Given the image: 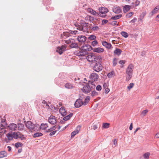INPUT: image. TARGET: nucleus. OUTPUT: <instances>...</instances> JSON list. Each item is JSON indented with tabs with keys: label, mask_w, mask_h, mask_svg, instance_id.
Masks as SVG:
<instances>
[{
	"label": "nucleus",
	"mask_w": 159,
	"mask_h": 159,
	"mask_svg": "<svg viewBox=\"0 0 159 159\" xmlns=\"http://www.w3.org/2000/svg\"><path fill=\"white\" fill-rule=\"evenodd\" d=\"M93 49V48L89 45L85 44L82 46L81 49L75 52V54L80 57L83 58L88 54V52Z\"/></svg>",
	"instance_id": "obj_1"
},
{
	"label": "nucleus",
	"mask_w": 159,
	"mask_h": 159,
	"mask_svg": "<svg viewBox=\"0 0 159 159\" xmlns=\"http://www.w3.org/2000/svg\"><path fill=\"white\" fill-rule=\"evenodd\" d=\"M134 65L132 64H130L126 69V72L127 74L126 81H129L132 77L133 75Z\"/></svg>",
	"instance_id": "obj_2"
},
{
	"label": "nucleus",
	"mask_w": 159,
	"mask_h": 159,
	"mask_svg": "<svg viewBox=\"0 0 159 159\" xmlns=\"http://www.w3.org/2000/svg\"><path fill=\"white\" fill-rule=\"evenodd\" d=\"M88 55L86 57V58L87 60L91 62H94L97 60H100L102 59L101 56H99L98 57L96 56L93 53H90L87 54Z\"/></svg>",
	"instance_id": "obj_3"
},
{
	"label": "nucleus",
	"mask_w": 159,
	"mask_h": 159,
	"mask_svg": "<svg viewBox=\"0 0 159 159\" xmlns=\"http://www.w3.org/2000/svg\"><path fill=\"white\" fill-rule=\"evenodd\" d=\"M26 127L30 129H33L34 130L37 129V128L39 126V125L36 124L34 125L30 121H28L26 122L25 124Z\"/></svg>",
	"instance_id": "obj_4"
},
{
	"label": "nucleus",
	"mask_w": 159,
	"mask_h": 159,
	"mask_svg": "<svg viewBox=\"0 0 159 159\" xmlns=\"http://www.w3.org/2000/svg\"><path fill=\"white\" fill-rule=\"evenodd\" d=\"M14 139H18L21 140L26 139V138L22 133L20 132H14Z\"/></svg>",
	"instance_id": "obj_5"
},
{
	"label": "nucleus",
	"mask_w": 159,
	"mask_h": 159,
	"mask_svg": "<svg viewBox=\"0 0 159 159\" xmlns=\"http://www.w3.org/2000/svg\"><path fill=\"white\" fill-rule=\"evenodd\" d=\"M65 43L67 44H70V47L71 48H78V45L77 43L75 42L74 39H70L66 40Z\"/></svg>",
	"instance_id": "obj_6"
},
{
	"label": "nucleus",
	"mask_w": 159,
	"mask_h": 159,
	"mask_svg": "<svg viewBox=\"0 0 159 159\" xmlns=\"http://www.w3.org/2000/svg\"><path fill=\"white\" fill-rule=\"evenodd\" d=\"M103 66L99 62H96L93 67V70L97 72H99L102 69Z\"/></svg>",
	"instance_id": "obj_7"
},
{
	"label": "nucleus",
	"mask_w": 159,
	"mask_h": 159,
	"mask_svg": "<svg viewBox=\"0 0 159 159\" xmlns=\"http://www.w3.org/2000/svg\"><path fill=\"white\" fill-rule=\"evenodd\" d=\"M80 26L77 28V29L80 31H83L84 28H85L87 27L88 25V23L84 21L81 20L79 23Z\"/></svg>",
	"instance_id": "obj_8"
},
{
	"label": "nucleus",
	"mask_w": 159,
	"mask_h": 159,
	"mask_svg": "<svg viewBox=\"0 0 159 159\" xmlns=\"http://www.w3.org/2000/svg\"><path fill=\"white\" fill-rule=\"evenodd\" d=\"M82 91L85 93H89L91 91V87L89 84H86V85L84 86L81 89Z\"/></svg>",
	"instance_id": "obj_9"
},
{
	"label": "nucleus",
	"mask_w": 159,
	"mask_h": 159,
	"mask_svg": "<svg viewBox=\"0 0 159 159\" xmlns=\"http://www.w3.org/2000/svg\"><path fill=\"white\" fill-rule=\"evenodd\" d=\"M8 128L11 131H15L17 129V125L16 124L11 123L7 126Z\"/></svg>",
	"instance_id": "obj_10"
},
{
	"label": "nucleus",
	"mask_w": 159,
	"mask_h": 159,
	"mask_svg": "<svg viewBox=\"0 0 159 159\" xmlns=\"http://www.w3.org/2000/svg\"><path fill=\"white\" fill-rule=\"evenodd\" d=\"M66 46L65 45H62L61 47H58L57 49L56 52L60 55L65 50Z\"/></svg>",
	"instance_id": "obj_11"
},
{
	"label": "nucleus",
	"mask_w": 159,
	"mask_h": 159,
	"mask_svg": "<svg viewBox=\"0 0 159 159\" xmlns=\"http://www.w3.org/2000/svg\"><path fill=\"white\" fill-rule=\"evenodd\" d=\"M48 122L50 124L52 125H55L57 122V120L55 116H51L48 118Z\"/></svg>",
	"instance_id": "obj_12"
},
{
	"label": "nucleus",
	"mask_w": 159,
	"mask_h": 159,
	"mask_svg": "<svg viewBox=\"0 0 159 159\" xmlns=\"http://www.w3.org/2000/svg\"><path fill=\"white\" fill-rule=\"evenodd\" d=\"M86 37L84 35H79L77 38V40L81 44L84 43L86 41Z\"/></svg>",
	"instance_id": "obj_13"
},
{
	"label": "nucleus",
	"mask_w": 159,
	"mask_h": 159,
	"mask_svg": "<svg viewBox=\"0 0 159 159\" xmlns=\"http://www.w3.org/2000/svg\"><path fill=\"white\" fill-rule=\"evenodd\" d=\"M98 77V75L95 73H92L90 75V79L94 81H97Z\"/></svg>",
	"instance_id": "obj_14"
},
{
	"label": "nucleus",
	"mask_w": 159,
	"mask_h": 159,
	"mask_svg": "<svg viewBox=\"0 0 159 159\" xmlns=\"http://www.w3.org/2000/svg\"><path fill=\"white\" fill-rule=\"evenodd\" d=\"M82 105H83V102L80 99H77L75 103V107L76 108H79Z\"/></svg>",
	"instance_id": "obj_15"
},
{
	"label": "nucleus",
	"mask_w": 159,
	"mask_h": 159,
	"mask_svg": "<svg viewBox=\"0 0 159 159\" xmlns=\"http://www.w3.org/2000/svg\"><path fill=\"white\" fill-rule=\"evenodd\" d=\"M80 126H78L76 128V130L71 133V138L74 137L76 134H78L80 130Z\"/></svg>",
	"instance_id": "obj_16"
},
{
	"label": "nucleus",
	"mask_w": 159,
	"mask_h": 159,
	"mask_svg": "<svg viewBox=\"0 0 159 159\" xmlns=\"http://www.w3.org/2000/svg\"><path fill=\"white\" fill-rule=\"evenodd\" d=\"M99 10L100 11L99 13L104 14H106L108 11V9L107 8L103 7L99 8Z\"/></svg>",
	"instance_id": "obj_17"
},
{
	"label": "nucleus",
	"mask_w": 159,
	"mask_h": 159,
	"mask_svg": "<svg viewBox=\"0 0 159 159\" xmlns=\"http://www.w3.org/2000/svg\"><path fill=\"white\" fill-rule=\"evenodd\" d=\"M59 111L60 113L63 116H66L67 115V112L64 107H62L61 108Z\"/></svg>",
	"instance_id": "obj_18"
},
{
	"label": "nucleus",
	"mask_w": 159,
	"mask_h": 159,
	"mask_svg": "<svg viewBox=\"0 0 159 159\" xmlns=\"http://www.w3.org/2000/svg\"><path fill=\"white\" fill-rule=\"evenodd\" d=\"M102 45L105 46L106 48L110 49L111 48V43H108L106 41H103L102 42Z\"/></svg>",
	"instance_id": "obj_19"
},
{
	"label": "nucleus",
	"mask_w": 159,
	"mask_h": 159,
	"mask_svg": "<svg viewBox=\"0 0 159 159\" xmlns=\"http://www.w3.org/2000/svg\"><path fill=\"white\" fill-rule=\"evenodd\" d=\"M93 51L94 52H102L104 51V49L101 48H94V49L93 48Z\"/></svg>",
	"instance_id": "obj_20"
},
{
	"label": "nucleus",
	"mask_w": 159,
	"mask_h": 159,
	"mask_svg": "<svg viewBox=\"0 0 159 159\" xmlns=\"http://www.w3.org/2000/svg\"><path fill=\"white\" fill-rule=\"evenodd\" d=\"M7 136L9 140H12L14 138V132L7 134Z\"/></svg>",
	"instance_id": "obj_21"
},
{
	"label": "nucleus",
	"mask_w": 159,
	"mask_h": 159,
	"mask_svg": "<svg viewBox=\"0 0 159 159\" xmlns=\"http://www.w3.org/2000/svg\"><path fill=\"white\" fill-rule=\"evenodd\" d=\"M130 9V6L128 5H125L124 6L123 11L124 13L127 12Z\"/></svg>",
	"instance_id": "obj_22"
},
{
	"label": "nucleus",
	"mask_w": 159,
	"mask_h": 159,
	"mask_svg": "<svg viewBox=\"0 0 159 159\" xmlns=\"http://www.w3.org/2000/svg\"><path fill=\"white\" fill-rule=\"evenodd\" d=\"M24 125L22 123H18L17 125V129L20 131L23 130L24 129Z\"/></svg>",
	"instance_id": "obj_23"
},
{
	"label": "nucleus",
	"mask_w": 159,
	"mask_h": 159,
	"mask_svg": "<svg viewBox=\"0 0 159 159\" xmlns=\"http://www.w3.org/2000/svg\"><path fill=\"white\" fill-rule=\"evenodd\" d=\"M7 156V153L5 151H2L0 152V158L6 157Z\"/></svg>",
	"instance_id": "obj_24"
},
{
	"label": "nucleus",
	"mask_w": 159,
	"mask_h": 159,
	"mask_svg": "<svg viewBox=\"0 0 159 159\" xmlns=\"http://www.w3.org/2000/svg\"><path fill=\"white\" fill-rule=\"evenodd\" d=\"M39 128H40L41 129H42L43 130L45 129L48 127V125L47 124H42L39 126H38Z\"/></svg>",
	"instance_id": "obj_25"
},
{
	"label": "nucleus",
	"mask_w": 159,
	"mask_h": 159,
	"mask_svg": "<svg viewBox=\"0 0 159 159\" xmlns=\"http://www.w3.org/2000/svg\"><path fill=\"white\" fill-rule=\"evenodd\" d=\"M65 88L68 89H71L74 88L73 85L72 84L67 83L65 84Z\"/></svg>",
	"instance_id": "obj_26"
},
{
	"label": "nucleus",
	"mask_w": 159,
	"mask_h": 159,
	"mask_svg": "<svg viewBox=\"0 0 159 159\" xmlns=\"http://www.w3.org/2000/svg\"><path fill=\"white\" fill-rule=\"evenodd\" d=\"M146 13L145 12H142L141 15H140L139 18V21H142L144 17L145 16Z\"/></svg>",
	"instance_id": "obj_27"
},
{
	"label": "nucleus",
	"mask_w": 159,
	"mask_h": 159,
	"mask_svg": "<svg viewBox=\"0 0 159 159\" xmlns=\"http://www.w3.org/2000/svg\"><path fill=\"white\" fill-rule=\"evenodd\" d=\"M122 16V15H117L111 17V19L116 20L120 18Z\"/></svg>",
	"instance_id": "obj_28"
},
{
	"label": "nucleus",
	"mask_w": 159,
	"mask_h": 159,
	"mask_svg": "<svg viewBox=\"0 0 159 159\" xmlns=\"http://www.w3.org/2000/svg\"><path fill=\"white\" fill-rule=\"evenodd\" d=\"M122 52V51L121 49L118 48H116L114 52L115 54L119 56L121 54Z\"/></svg>",
	"instance_id": "obj_29"
},
{
	"label": "nucleus",
	"mask_w": 159,
	"mask_h": 159,
	"mask_svg": "<svg viewBox=\"0 0 159 159\" xmlns=\"http://www.w3.org/2000/svg\"><path fill=\"white\" fill-rule=\"evenodd\" d=\"M121 10L119 7H116L113 9V11L116 14H118L121 12Z\"/></svg>",
	"instance_id": "obj_30"
},
{
	"label": "nucleus",
	"mask_w": 159,
	"mask_h": 159,
	"mask_svg": "<svg viewBox=\"0 0 159 159\" xmlns=\"http://www.w3.org/2000/svg\"><path fill=\"white\" fill-rule=\"evenodd\" d=\"M73 115V113H70V114L64 117L63 118V120L65 121L67 120L70 119V118Z\"/></svg>",
	"instance_id": "obj_31"
},
{
	"label": "nucleus",
	"mask_w": 159,
	"mask_h": 159,
	"mask_svg": "<svg viewBox=\"0 0 159 159\" xmlns=\"http://www.w3.org/2000/svg\"><path fill=\"white\" fill-rule=\"evenodd\" d=\"M56 129V125L53 126L52 127H51L50 128L46 130L45 132H51L55 130Z\"/></svg>",
	"instance_id": "obj_32"
},
{
	"label": "nucleus",
	"mask_w": 159,
	"mask_h": 159,
	"mask_svg": "<svg viewBox=\"0 0 159 159\" xmlns=\"http://www.w3.org/2000/svg\"><path fill=\"white\" fill-rule=\"evenodd\" d=\"M90 99V98L89 96H87L86 98L85 99L84 102H83V105H85L89 102Z\"/></svg>",
	"instance_id": "obj_33"
},
{
	"label": "nucleus",
	"mask_w": 159,
	"mask_h": 159,
	"mask_svg": "<svg viewBox=\"0 0 159 159\" xmlns=\"http://www.w3.org/2000/svg\"><path fill=\"white\" fill-rule=\"evenodd\" d=\"M43 135V134L40 132H37L35 133L33 135V137L34 138H36L38 137L42 136Z\"/></svg>",
	"instance_id": "obj_34"
},
{
	"label": "nucleus",
	"mask_w": 159,
	"mask_h": 159,
	"mask_svg": "<svg viewBox=\"0 0 159 159\" xmlns=\"http://www.w3.org/2000/svg\"><path fill=\"white\" fill-rule=\"evenodd\" d=\"M90 29H91L93 31H98L99 30V28L98 26H92L90 27Z\"/></svg>",
	"instance_id": "obj_35"
},
{
	"label": "nucleus",
	"mask_w": 159,
	"mask_h": 159,
	"mask_svg": "<svg viewBox=\"0 0 159 159\" xmlns=\"http://www.w3.org/2000/svg\"><path fill=\"white\" fill-rule=\"evenodd\" d=\"M88 11L90 13L96 16L97 14V12L96 11L93 10L92 9H89L88 10Z\"/></svg>",
	"instance_id": "obj_36"
},
{
	"label": "nucleus",
	"mask_w": 159,
	"mask_h": 159,
	"mask_svg": "<svg viewBox=\"0 0 159 159\" xmlns=\"http://www.w3.org/2000/svg\"><path fill=\"white\" fill-rule=\"evenodd\" d=\"M96 38V37L94 35H91L89 36L88 39L90 40H94Z\"/></svg>",
	"instance_id": "obj_37"
},
{
	"label": "nucleus",
	"mask_w": 159,
	"mask_h": 159,
	"mask_svg": "<svg viewBox=\"0 0 159 159\" xmlns=\"http://www.w3.org/2000/svg\"><path fill=\"white\" fill-rule=\"evenodd\" d=\"M110 124L109 123H104L103 124L102 127L104 128L107 129L109 127Z\"/></svg>",
	"instance_id": "obj_38"
},
{
	"label": "nucleus",
	"mask_w": 159,
	"mask_h": 159,
	"mask_svg": "<svg viewBox=\"0 0 159 159\" xmlns=\"http://www.w3.org/2000/svg\"><path fill=\"white\" fill-rule=\"evenodd\" d=\"M150 155V153L149 152H147L143 154V156L144 159H148Z\"/></svg>",
	"instance_id": "obj_39"
},
{
	"label": "nucleus",
	"mask_w": 159,
	"mask_h": 159,
	"mask_svg": "<svg viewBox=\"0 0 159 159\" xmlns=\"http://www.w3.org/2000/svg\"><path fill=\"white\" fill-rule=\"evenodd\" d=\"M114 71H111V72L107 74V76L109 78H111L114 75Z\"/></svg>",
	"instance_id": "obj_40"
},
{
	"label": "nucleus",
	"mask_w": 159,
	"mask_h": 159,
	"mask_svg": "<svg viewBox=\"0 0 159 159\" xmlns=\"http://www.w3.org/2000/svg\"><path fill=\"white\" fill-rule=\"evenodd\" d=\"M121 34L123 37L125 38H127L128 36V34L127 33L124 31L121 32Z\"/></svg>",
	"instance_id": "obj_41"
},
{
	"label": "nucleus",
	"mask_w": 159,
	"mask_h": 159,
	"mask_svg": "<svg viewBox=\"0 0 159 159\" xmlns=\"http://www.w3.org/2000/svg\"><path fill=\"white\" fill-rule=\"evenodd\" d=\"M98 93L95 90H94L92 92L91 96L93 97L94 96H97L98 95Z\"/></svg>",
	"instance_id": "obj_42"
},
{
	"label": "nucleus",
	"mask_w": 159,
	"mask_h": 159,
	"mask_svg": "<svg viewBox=\"0 0 159 159\" xmlns=\"http://www.w3.org/2000/svg\"><path fill=\"white\" fill-rule=\"evenodd\" d=\"M23 144L20 142L16 143L15 144V146L16 148H18L19 147L21 146Z\"/></svg>",
	"instance_id": "obj_43"
},
{
	"label": "nucleus",
	"mask_w": 159,
	"mask_h": 159,
	"mask_svg": "<svg viewBox=\"0 0 159 159\" xmlns=\"http://www.w3.org/2000/svg\"><path fill=\"white\" fill-rule=\"evenodd\" d=\"M117 59L116 58H114L113 59V66H115L117 64Z\"/></svg>",
	"instance_id": "obj_44"
},
{
	"label": "nucleus",
	"mask_w": 159,
	"mask_h": 159,
	"mask_svg": "<svg viewBox=\"0 0 159 159\" xmlns=\"http://www.w3.org/2000/svg\"><path fill=\"white\" fill-rule=\"evenodd\" d=\"M134 13L133 12H130L127 13L126 16L127 18H129Z\"/></svg>",
	"instance_id": "obj_45"
},
{
	"label": "nucleus",
	"mask_w": 159,
	"mask_h": 159,
	"mask_svg": "<svg viewBox=\"0 0 159 159\" xmlns=\"http://www.w3.org/2000/svg\"><path fill=\"white\" fill-rule=\"evenodd\" d=\"M5 131V129L3 128V126L2 125H0V133H3V131Z\"/></svg>",
	"instance_id": "obj_46"
},
{
	"label": "nucleus",
	"mask_w": 159,
	"mask_h": 159,
	"mask_svg": "<svg viewBox=\"0 0 159 159\" xmlns=\"http://www.w3.org/2000/svg\"><path fill=\"white\" fill-rule=\"evenodd\" d=\"M68 35V33H67L64 32L63 34H61V37L62 38H65L67 37V35Z\"/></svg>",
	"instance_id": "obj_47"
},
{
	"label": "nucleus",
	"mask_w": 159,
	"mask_h": 159,
	"mask_svg": "<svg viewBox=\"0 0 159 159\" xmlns=\"http://www.w3.org/2000/svg\"><path fill=\"white\" fill-rule=\"evenodd\" d=\"M158 11V9H157V8H155L154 9L152 10V15H153L154 14L156 13Z\"/></svg>",
	"instance_id": "obj_48"
},
{
	"label": "nucleus",
	"mask_w": 159,
	"mask_h": 159,
	"mask_svg": "<svg viewBox=\"0 0 159 159\" xmlns=\"http://www.w3.org/2000/svg\"><path fill=\"white\" fill-rule=\"evenodd\" d=\"M148 111L147 110H144L142 112L141 115L143 116H144L147 113Z\"/></svg>",
	"instance_id": "obj_49"
},
{
	"label": "nucleus",
	"mask_w": 159,
	"mask_h": 159,
	"mask_svg": "<svg viewBox=\"0 0 159 159\" xmlns=\"http://www.w3.org/2000/svg\"><path fill=\"white\" fill-rule=\"evenodd\" d=\"M134 86V84L133 83H131L129 84V86L127 87V89L130 90Z\"/></svg>",
	"instance_id": "obj_50"
},
{
	"label": "nucleus",
	"mask_w": 159,
	"mask_h": 159,
	"mask_svg": "<svg viewBox=\"0 0 159 159\" xmlns=\"http://www.w3.org/2000/svg\"><path fill=\"white\" fill-rule=\"evenodd\" d=\"M98 43V41L97 40H94L91 43L92 45L93 46H95Z\"/></svg>",
	"instance_id": "obj_51"
},
{
	"label": "nucleus",
	"mask_w": 159,
	"mask_h": 159,
	"mask_svg": "<svg viewBox=\"0 0 159 159\" xmlns=\"http://www.w3.org/2000/svg\"><path fill=\"white\" fill-rule=\"evenodd\" d=\"M117 22L116 21H114L112 22L111 23H110L109 24H111L113 25H118V24H117Z\"/></svg>",
	"instance_id": "obj_52"
},
{
	"label": "nucleus",
	"mask_w": 159,
	"mask_h": 159,
	"mask_svg": "<svg viewBox=\"0 0 159 159\" xmlns=\"http://www.w3.org/2000/svg\"><path fill=\"white\" fill-rule=\"evenodd\" d=\"M101 89L102 87L100 85H98L96 87V89L98 91H100L101 90Z\"/></svg>",
	"instance_id": "obj_53"
},
{
	"label": "nucleus",
	"mask_w": 159,
	"mask_h": 159,
	"mask_svg": "<svg viewBox=\"0 0 159 159\" xmlns=\"http://www.w3.org/2000/svg\"><path fill=\"white\" fill-rule=\"evenodd\" d=\"M57 130H53L49 134V135L50 136H52V135H54L56 133Z\"/></svg>",
	"instance_id": "obj_54"
},
{
	"label": "nucleus",
	"mask_w": 159,
	"mask_h": 159,
	"mask_svg": "<svg viewBox=\"0 0 159 159\" xmlns=\"http://www.w3.org/2000/svg\"><path fill=\"white\" fill-rule=\"evenodd\" d=\"M98 15L100 16V17L106 18V14H102L101 13H99Z\"/></svg>",
	"instance_id": "obj_55"
},
{
	"label": "nucleus",
	"mask_w": 159,
	"mask_h": 159,
	"mask_svg": "<svg viewBox=\"0 0 159 159\" xmlns=\"http://www.w3.org/2000/svg\"><path fill=\"white\" fill-rule=\"evenodd\" d=\"M108 22V20H103L102 21V25L107 24Z\"/></svg>",
	"instance_id": "obj_56"
},
{
	"label": "nucleus",
	"mask_w": 159,
	"mask_h": 159,
	"mask_svg": "<svg viewBox=\"0 0 159 159\" xmlns=\"http://www.w3.org/2000/svg\"><path fill=\"white\" fill-rule=\"evenodd\" d=\"M137 20V19L136 18H134L133 20H131L130 22V23H134Z\"/></svg>",
	"instance_id": "obj_57"
},
{
	"label": "nucleus",
	"mask_w": 159,
	"mask_h": 159,
	"mask_svg": "<svg viewBox=\"0 0 159 159\" xmlns=\"http://www.w3.org/2000/svg\"><path fill=\"white\" fill-rule=\"evenodd\" d=\"M78 31L76 30L70 31V33L72 34H75L77 33Z\"/></svg>",
	"instance_id": "obj_58"
},
{
	"label": "nucleus",
	"mask_w": 159,
	"mask_h": 159,
	"mask_svg": "<svg viewBox=\"0 0 159 159\" xmlns=\"http://www.w3.org/2000/svg\"><path fill=\"white\" fill-rule=\"evenodd\" d=\"M140 3V1L139 0L136 1L135 2V5L136 6H138L139 5Z\"/></svg>",
	"instance_id": "obj_59"
},
{
	"label": "nucleus",
	"mask_w": 159,
	"mask_h": 159,
	"mask_svg": "<svg viewBox=\"0 0 159 159\" xmlns=\"http://www.w3.org/2000/svg\"><path fill=\"white\" fill-rule=\"evenodd\" d=\"M110 89H109L107 88L105 89V93H107L109 92Z\"/></svg>",
	"instance_id": "obj_60"
},
{
	"label": "nucleus",
	"mask_w": 159,
	"mask_h": 159,
	"mask_svg": "<svg viewBox=\"0 0 159 159\" xmlns=\"http://www.w3.org/2000/svg\"><path fill=\"white\" fill-rule=\"evenodd\" d=\"M125 63V61L124 60H120L119 61V63L121 65L124 64Z\"/></svg>",
	"instance_id": "obj_61"
},
{
	"label": "nucleus",
	"mask_w": 159,
	"mask_h": 159,
	"mask_svg": "<svg viewBox=\"0 0 159 159\" xmlns=\"http://www.w3.org/2000/svg\"><path fill=\"white\" fill-rule=\"evenodd\" d=\"M42 103L43 104H46V106H49L48 103H47V102L45 101L44 100H43Z\"/></svg>",
	"instance_id": "obj_62"
},
{
	"label": "nucleus",
	"mask_w": 159,
	"mask_h": 159,
	"mask_svg": "<svg viewBox=\"0 0 159 159\" xmlns=\"http://www.w3.org/2000/svg\"><path fill=\"white\" fill-rule=\"evenodd\" d=\"M117 143V140L116 139H115L113 141V144L114 145H115V146H116V144Z\"/></svg>",
	"instance_id": "obj_63"
},
{
	"label": "nucleus",
	"mask_w": 159,
	"mask_h": 159,
	"mask_svg": "<svg viewBox=\"0 0 159 159\" xmlns=\"http://www.w3.org/2000/svg\"><path fill=\"white\" fill-rule=\"evenodd\" d=\"M107 84L106 83H105L103 84V87L104 89L107 88Z\"/></svg>",
	"instance_id": "obj_64"
}]
</instances>
